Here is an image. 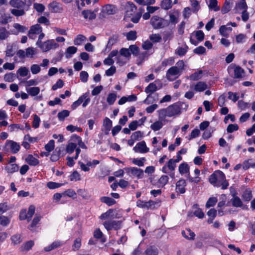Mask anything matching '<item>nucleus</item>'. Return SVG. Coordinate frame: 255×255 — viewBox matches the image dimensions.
I'll return each mask as SVG.
<instances>
[{
	"label": "nucleus",
	"mask_w": 255,
	"mask_h": 255,
	"mask_svg": "<svg viewBox=\"0 0 255 255\" xmlns=\"http://www.w3.org/2000/svg\"><path fill=\"white\" fill-rule=\"evenodd\" d=\"M225 179V175L222 171L216 170L210 175L209 181L214 186L219 187L220 182L224 181Z\"/></svg>",
	"instance_id": "f257e3e1"
},
{
	"label": "nucleus",
	"mask_w": 255,
	"mask_h": 255,
	"mask_svg": "<svg viewBox=\"0 0 255 255\" xmlns=\"http://www.w3.org/2000/svg\"><path fill=\"white\" fill-rule=\"evenodd\" d=\"M150 23L154 28L159 29L167 26L168 22L167 20L157 15L153 16L150 19Z\"/></svg>",
	"instance_id": "f03ea898"
},
{
	"label": "nucleus",
	"mask_w": 255,
	"mask_h": 255,
	"mask_svg": "<svg viewBox=\"0 0 255 255\" xmlns=\"http://www.w3.org/2000/svg\"><path fill=\"white\" fill-rule=\"evenodd\" d=\"M43 52H47L51 49H55L59 46V45L56 43L53 39L48 40L44 42H41L39 45H37Z\"/></svg>",
	"instance_id": "7ed1b4c3"
},
{
	"label": "nucleus",
	"mask_w": 255,
	"mask_h": 255,
	"mask_svg": "<svg viewBox=\"0 0 255 255\" xmlns=\"http://www.w3.org/2000/svg\"><path fill=\"white\" fill-rule=\"evenodd\" d=\"M103 225L107 231H110L113 229L118 230L121 227V222L120 221L109 220L104 222Z\"/></svg>",
	"instance_id": "20e7f679"
},
{
	"label": "nucleus",
	"mask_w": 255,
	"mask_h": 255,
	"mask_svg": "<svg viewBox=\"0 0 255 255\" xmlns=\"http://www.w3.org/2000/svg\"><path fill=\"white\" fill-rule=\"evenodd\" d=\"M181 72L174 66L170 67L167 71L166 78L170 81H173L177 79L181 74Z\"/></svg>",
	"instance_id": "39448f33"
},
{
	"label": "nucleus",
	"mask_w": 255,
	"mask_h": 255,
	"mask_svg": "<svg viewBox=\"0 0 255 255\" xmlns=\"http://www.w3.org/2000/svg\"><path fill=\"white\" fill-rule=\"evenodd\" d=\"M9 149H10L12 153H16L20 149V145L13 140H7L4 150L7 151Z\"/></svg>",
	"instance_id": "423d86ee"
},
{
	"label": "nucleus",
	"mask_w": 255,
	"mask_h": 255,
	"mask_svg": "<svg viewBox=\"0 0 255 255\" xmlns=\"http://www.w3.org/2000/svg\"><path fill=\"white\" fill-rule=\"evenodd\" d=\"M189 166L187 163L183 162L180 164L178 167V170L179 173L181 175H183L184 174H187V178L189 180V181L191 182H194L195 180L193 177H190V173H189Z\"/></svg>",
	"instance_id": "0eeeda50"
},
{
	"label": "nucleus",
	"mask_w": 255,
	"mask_h": 255,
	"mask_svg": "<svg viewBox=\"0 0 255 255\" xmlns=\"http://www.w3.org/2000/svg\"><path fill=\"white\" fill-rule=\"evenodd\" d=\"M42 31V27L39 24H36L30 27L28 32L29 38L34 39L35 38V35L38 34Z\"/></svg>",
	"instance_id": "6e6552de"
},
{
	"label": "nucleus",
	"mask_w": 255,
	"mask_h": 255,
	"mask_svg": "<svg viewBox=\"0 0 255 255\" xmlns=\"http://www.w3.org/2000/svg\"><path fill=\"white\" fill-rule=\"evenodd\" d=\"M125 170L128 173H131L133 176H136L138 179L142 178L143 176V171L141 169L133 167L126 168Z\"/></svg>",
	"instance_id": "1a4fd4ad"
},
{
	"label": "nucleus",
	"mask_w": 255,
	"mask_h": 255,
	"mask_svg": "<svg viewBox=\"0 0 255 255\" xmlns=\"http://www.w3.org/2000/svg\"><path fill=\"white\" fill-rule=\"evenodd\" d=\"M155 204V202L153 201H151V200H149L148 202H144L140 200H138L136 202L137 206H138V207H140V208H145V209H154Z\"/></svg>",
	"instance_id": "9d476101"
},
{
	"label": "nucleus",
	"mask_w": 255,
	"mask_h": 255,
	"mask_svg": "<svg viewBox=\"0 0 255 255\" xmlns=\"http://www.w3.org/2000/svg\"><path fill=\"white\" fill-rule=\"evenodd\" d=\"M48 8L52 12L60 13L63 11V8L61 4L55 1L49 3L48 5Z\"/></svg>",
	"instance_id": "9b49d317"
},
{
	"label": "nucleus",
	"mask_w": 255,
	"mask_h": 255,
	"mask_svg": "<svg viewBox=\"0 0 255 255\" xmlns=\"http://www.w3.org/2000/svg\"><path fill=\"white\" fill-rule=\"evenodd\" d=\"M119 41V35L118 34H113L110 37L106 45V50L109 51L112 49V46L118 43Z\"/></svg>",
	"instance_id": "f8f14e48"
},
{
	"label": "nucleus",
	"mask_w": 255,
	"mask_h": 255,
	"mask_svg": "<svg viewBox=\"0 0 255 255\" xmlns=\"http://www.w3.org/2000/svg\"><path fill=\"white\" fill-rule=\"evenodd\" d=\"M118 54V50H114L112 51L108 55V57L104 60V64L105 65L112 66L114 63V60L112 59V58L117 56Z\"/></svg>",
	"instance_id": "ddd939ff"
},
{
	"label": "nucleus",
	"mask_w": 255,
	"mask_h": 255,
	"mask_svg": "<svg viewBox=\"0 0 255 255\" xmlns=\"http://www.w3.org/2000/svg\"><path fill=\"white\" fill-rule=\"evenodd\" d=\"M168 117H171L180 112V108L177 105L174 104L168 106L167 108Z\"/></svg>",
	"instance_id": "4468645a"
},
{
	"label": "nucleus",
	"mask_w": 255,
	"mask_h": 255,
	"mask_svg": "<svg viewBox=\"0 0 255 255\" xmlns=\"http://www.w3.org/2000/svg\"><path fill=\"white\" fill-rule=\"evenodd\" d=\"M96 11H92L90 9L84 10L82 11V15L84 18L89 20H92L96 18Z\"/></svg>",
	"instance_id": "2eb2a0df"
},
{
	"label": "nucleus",
	"mask_w": 255,
	"mask_h": 255,
	"mask_svg": "<svg viewBox=\"0 0 255 255\" xmlns=\"http://www.w3.org/2000/svg\"><path fill=\"white\" fill-rule=\"evenodd\" d=\"M133 150L135 152L140 153H146L148 151V148L146 147L145 142L144 141L137 143L135 146L133 147Z\"/></svg>",
	"instance_id": "dca6fc26"
},
{
	"label": "nucleus",
	"mask_w": 255,
	"mask_h": 255,
	"mask_svg": "<svg viewBox=\"0 0 255 255\" xmlns=\"http://www.w3.org/2000/svg\"><path fill=\"white\" fill-rule=\"evenodd\" d=\"M186 186V183L184 179H180L176 184V192L181 194H183L185 192V187Z\"/></svg>",
	"instance_id": "f3484780"
},
{
	"label": "nucleus",
	"mask_w": 255,
	"mask_h": 255,
	"mask_svg": "<svg viewBox=\"0 0 255 255\" xmlns=\"http://www.w3.org/2000/svg\"><path fill=\"white\" fill-rule=\"evenodd\" d=\"M135 5L131 2H128L126 7V14L127 16L131 15L136 10Z\"/></svg>",
	"instance_id": "a211bd4d"
},
{
	"label": "nucleus",
	"mask_w": 255,
	"mask_h": 255,
	"mask_svg": "<svg viewBox=\"0 0 255 255\" xmlns=\"http://www.w3.org/2000/svg\"><path fill=\"white\" fill-rule=\"evenodd\" d=\"M159 80H156L155 82L150 83L145 89V92L147 94H152L156 91L158 88L156 86V83L159 82Z\"/></svg>",
	"instance_id": "6ab92c4d"
},
{
	"label": "nucleus",
	"mask_w": 255,
	"mask_h": 255,
	"mask_svg": "<svg viewBox=\"0 0 255 255\" xmlns=\"http://www.w3.org/2000/svg\"><path fill=\"white\" fill-rule=\"evenodd\" d=\"M9 4L12 7L19 9L23 8L25 3L21 0H10L9 1Z\"/></svg>",
	"instance_id": "aec40b11"
},
{
	"label": "nucleus",
	"mask_w": 255,
	"mask_h": 255,
	"mask_svg": "<svg viewBox=\"0 0 255 255\" xmlns=\"http://www.w3.org/2000/svg\"><path fill=\"white\" fill-rule=\"evenodd\" d=\"M233 197L231 200L232 205L235 207H243V204L240 198L236 196L235 194L233 195Z\"/></svg>",
	"instance_id": "412c9836"
},
{
	"label": "nucleus",
	"mask_w": 255,
	"mask_h": 255,
	"mask_svg": "<svg viewBox=\"0 0 255 255\" xmlns=\"http://www.w3.org/2000/svg\"><path fill=\"white\" fill-rule=\"evenodd\" d=\"M116 6L112 4H107L104 6V11L107 14H114L116 12Z\"/></svg>",
	"instance_id": "4be33fe9"
},
{
	"label": "nucleus",
	"mask_w": 255,
	"mask_h": 255,
	"mask_svg": "<svg viewBox=\"0 0 255 255\" xmlns=\"http://www.w3.org/2000/svg\"><path fill=\"white\" fill-rule=\"evenodd\" d=\"M193 208L195 210L193 214L195 216L197 217L199 219H203L204 217V213L203 212L201 209L198 208V205L197 204L194 205Z\"/></svg>",
	"instance_id": "5701e85b"
},
{
	"label": "nucleus",
	"mask_w": 255,
	"mask_h": 255,
	"mask_svg": "<svg viewBox=\"0 0 255 255\" xmlns=\"http://www.w3.org/2000/svg\"><path fill=\"white\" fill-rule=\"evenodd\" d=\"M116 58L117 60V63L120 66H123L126 64L128 61L129 60L127 59L125 57L121 55L120 54H118L117 56H116Z\"/></svg>",
	"instance_id": "b1692460"
},
{
	"label": "nucleus",
	"mask_w": 255,
	"mask_h": 255,
	"mask_svg": "<svg viewBox=\"0 0 255 255\" xmlns=\"http://www.w3.org/2000/svg\"><path fill=\"white\" fill-rule=\"evenodd\" d=\"M179 12L178 10H175L173 12L170 11L169 13L170 22L172 23H177V18L179 16Z\"/></svg>",
	"instance_id": "393cba45"
},
{
	"label": "nucleus",
	"mask_w": 255,
	"mask_h": 255,
	"mask_svg": "<svg viewBox=\"0 0 255 255\" xmlns=\"http://www.w3.org/2000/svg\"><path fill=\"white\" fill-rule=\"evenodd\" d=\"M207 88V85L204 82H198L194 87L195 91L197 92H202Z\"/></svg>",
	"instance_id": "a878e982"
},
{
	"label": "nucleus",
	"mask_w": 255,
	"mask_h": 255,
	"mask_svg": "<svg viewBox=\"0 0 255 255\" xmlns=\"http://www.w3.org/2000/svg\"><path fill=\"white\" fill-rule=\"evenodd\" d=\"M26 162L32 166H36L39 164L38 160L32 155H28L26 158Z\"/></svg>",
	"instance_id": "bb28decb"
},
{
	"label": "nucleus",
	"mask_w": 255,
	"mask_h": 255,
	"mask_svg": "<svg viewBox=\"0 0 255 255\" xmlns=\"http://www.w3.org/2000/svg\"><path fill=\"white\" fill-rule=\"evenodd\" d=\"M232 30L231 27H227L226 25H222L219 28L220 33L223 36H227L229 32Z\"/></svg>",
	"instance_id": "cd10ccee"
},
{
	"label": "nucleus",
	"mask_w": 255,
	"mask_h": 255,
	"mask_svg": "<svg viewBox=\"0 0 255 255\" xmlns=\"http://www.w3.org/2000/svg\"><path fill=\"white\" fill-rule=\"evenodd\" d=\"M27 92L31 96H35L40 92V89L38 87H33L30 88H26Z\"/></svg>",
	"instance_id": "c85d7f7f"
},
{
	"label": "nucleus",
	"mask_w": 255,
	"mask_h": 255,
	"mask_svg": "<svg viewBox=\"0 0 255 255\" xmlns=\"http://www.w3.org/2000/svg\"><path fill=\"white\" fill-rule=\"evenodd\" d=\"M94 237L97 239H100L102 243H105L106 241L105 238L104 237L103 233L99 229H97L94 233Z\"/></svg>",
	"instance_id": "c756f323"
},
{
	"label": "nucleus",
	"mask_w": 255,
	"mask_h": 255,
	"mask_svg": "<svg viewBox=\"0 0 255 255\" xmlns=\"http://www.w3.org/2000/svg\"><path fill=\"white\" fill-rule=\"evenodd\" d=\"M77 51V48L74 46L68 47L66 51L65 57L67 58L71 57L72 55L75 54Z\"/></svg>",
	"instance_id": "7c9ffc66"
},
{
	"label": "nucleus",
	"mask_w": 255,
	"mask_h": 255,
	"mask_svg": "<svg viewBox=\"0 0 255 255\" xmlns=\"http://www.w3.org/2000/svg\"><path fill=\"white\" fill-rule=\"evenodd\" d=\"M160 6L165 10L169 9L172 7V1L171 0H162Z\"/></svg>",
	"instance_id": "2f4dec72"
},
{
	"label": "nucleus",
	"mask_w": 255,
	"mask_h": 255,
	"mask_svg": "<svg viewBox=\"0 0 255 255\" xmlns=\"http://www.w3.org/2000/svg\"><path fill=\"white\" fill-rule=\"evenodd\" d=\"M119 54L125 57L129 60L131 57V53L129 52V49L126 48H121L119 51Z\"/></svg>",
	"instance_id": "473e14b6"
},
{
	"label": "nucleus",
	"mask_w": 255,
	"mask_h": 255,
	"mask_svg": "<svg viewBox=\"0 0 255 255\" xmlns=\"http://www.w3.org/2000/svg\"><path fill=\"white\" fill-rule=\"evenodd\" d=\"M157 249L154 246H150L145 251V255H158Z\"/></svg>",
	"instance_id": "72a5a7b5"
},
{
	"label": "nucleus",
	"mask_w": 255,
	"mask_h": 255,
	"mask_svg": "<svg viewBox=\"0 0 255 255\" xmlns=\"http://www.w3.org/2000/svg\"><path fill=\"white\" fill-rule=\"evenodd\" d=\"M100 201L107 204L108 206H112L116 203V201L114 199L109 197H102L100 198Z\"/></svg>",
	"instance_id": "f704fd0d"
},
{
	"label": "nucleus",
	"mask_w": 255,
	"mask_h": 255,
	"mask_svg": "<svg viewBox=\"0 0 255 255\" xmlns=\"http://www.w3.org/2000/svg\"><path fill=\"white\" fill-rule=\"evenodd\" d=\"M5 170L9 173H13L18 170V166L16 164L12 163L5 167Z\"/></svg>",
	"instance_id": "c9c22d12"
},
{
	"label": "nucleus",
	"mask_w": 255,
	"mask_h": 255,
	"mask_svg": "<svg viewBox=\"0 0 255 255\" xmlns=\"http://www.w3.org/2000/svg\"><path fill=\"white\" fill-rule=\"evenodd\" d=\"M243 199L245 201L248 202L252 198V194L251 190L246 189L243 193L242 195Z\"/></svg>",
	"instance_id": "e433bc0d"
},
{
	"label": "nucleus",
	"mask_w": 255,
	"mask_h": 255,
	"mask_svg": "<svg viewBox=\"0 0 255 255\" xmlns=\"http://www.w3.org/2000/svg\"><path fill=\"white\" fill-rule=\"evenodd\" d=\"M156 100H157V96H156V95L152 96V94H149L142 102L145 104L149 105Z\"/></svg>",
	"instance_id": "4c0bfd02"
},
{
	"label": "nucleus",
	"mask_w": 255,
	"mask_h": 255,
	"mask_svg": "<svg viewBox=\"0 0 255 255\" xmlns=\"http://www.w3.org/2000/svg\"><path fill=\"white\" fill-rule=\"evenodd\" d=\"M70 112L68 110H64L58 114L57 117L59 121H63L65 118L68 117Z\"/></svg>",
	"instance_id": "58836bf2"
},
{
	"label": "nucleus",
	"mask_w": 255,
	"mask_h": 255,
	"mask_svg": "<svg viewBox=\"0 0 255 255\" xmlns=\"http://www.w3.org/2000/svg\"><path fill=\"white\" fill-rule=\"evenodd\" d=\"M128 40H135L137 38V33L136 31L131 30L126 34Z\"/></svg>",
	"instance_id": "ea45409f"
},
{
	"label": "nucleus",
	"mask_w": 255,
	"mask_h": 255,
	"mask_svg": "<svg viewBox=\"0 0 255 255\" xmlns=\"http://www.w3.org/2000/svg\"><path fill=\"white\" fill-rule=\"evenodd\" d=\"M86 40V37L82 34L78 35L74 40V43L75 45H79L82 43Z\"/></svg>",
	"instance_id": "a19ab883"
},
{
	"label": "nucleus",
	"mask_w": 255,
	"mask_h": 255,
	"mask_svg": "<svg viewBox=\"0 0 255 255\" xmlns=\"http://www.w3.org/2000/svg\"><path fill=\"white\" fill-rule=\"evenodd\" d=\"M10 12L15 16H20L24 15L25 11L22 8H13L10 10Z\"/></svg>",
	"instance_id": "79ce46f5"
},
{
	"label": "nucleus",
	"mask_w": 255,
	"mask_h": 255,
	"mask_svg": "<svg viewBox=\"0 0 255 255\" xmlns=\"http://www.w3.org/2000/svg\"><path fill=\"white\" fill-rule=\"evenodd\" d=\"M143 136V132L138 130L133 132L130 136V138L134 139L135 140H139L142 138Z\"/></svg>",
	"instance_id": "37998d69"
},
{
	"label": "nucleus",
	"mask_w": 255,
	"mask_h": 255,
	"mask_svg": "<svg viewBox=\"0 0 255 255\" xmlns=\"http://www.w3.org/2000/svg\"><path fill=\"white\" fill-rule=\"evenodd\" d=\"M9 34V32L5 28L0 26V40L5 39Z\"/></svg>",
	"instance_id": "c03bdc74"
},
{
	"label": "nucleus",
	"mask_w": 255,
	"mask_h": 255,
	"mask_svg": "<svg viewBox=\"0 0 255 255\" xmlns=\"http://www.w3.org/2000/svg\"><path fill=\"white\" fill-rule=\"evenodd\" d=\"M244 73V71L240 67H236L234 69V78H241L242 75Z\"/></svg>",
	"instance_id": "a18cd8bd"
},
{
	"label": "nucleus",
	"mask_w": 255,
	"mask_h": 255,
	"mask_svg": "<svg viewBox=\"0 0 255 255\" xmlns=\"http://www.w3.org/2000/svg\"><path fill=\"white\" fill-rule=\"evenodd\" d=\"M103 126L105 127L106 130L108 132L110 130L112 127V122L108 118H106L103 122Z\"/></svg>",
	"instance_id": "49530a36"
},
{
	"label": "nucleus",
	"mask_w": 255,
	"mask_h": 255,
	"mask_svg": "<svg viewBox=\"0 0 255 255\" xmlns=\"http://www.w3.org/2000/svg\"><path fill=\"white\" fill-rule=\"evenodd\" d=\"M218 199L217 197H210L206 204V207L209 208L213 207L217 202Z\"/></svg>",
	"instance_id": "de8ad7c7"
},
{
	"label": "nucleus",
	"mask_w": 255,
	"mask_h": 255,
	"mask_svg": "<svg viewBox=\"0 0 255 255\" xmlns=\"http://www.w3.org/2000/svg\"><path fill=\"white\" fill-rule=\"evenodd\" d=\"M33 8L37 12L39 13L43 12L45 9V7L43 4L36 2L34 3Z\"/></svg>",
	"instance_id": "09e8293b"
},
{
	"label": "nucleus",
	"mask_w": 255,
	"mask_h": 255,
	"mask_svg": "<svg viewBox=\"0 0 255 255\" xmlns=\"http://www.w3.org/2000/svg\"><path fill=\"white\" fill-rule=\"evenodd\" d=\"M163 124L161 121H156L150 126V128L154 131H157L162 128Z\"/></svg>",
	"instance_id": "8fccbe9b"
},
{
	"label": "nucleus",
	"mask_w": 255,
	"mask_h": 255,
	"mask_svg": "<svg viewBox=\"0 0 255 255\" xmlns=\"http://www.w3.org/2000/svg\"><path fill=\"white\" fill-rule=\"evenodd\" d=\"M15 54V51L13 49V46L8 45L6 46L5 51V55L7 57H12Z\"/></svg>",
	"instance_id": "3c124183"
},
{
	"label": "nucleus",
	"mask_w": 255,
	"mask_h": 255,
	"mask_svg": "<svg viewBox=\"0 0 255 255\" xmlns=\"http://www.w3.org/2000/svg\"><path fill=\"white\" fill-rule=\"evenodd\" d=\"M168 177L167 175H162L158 181L160 186H164L168 182Z\"/></svg>",
	"instance_id": "603ef678"
},
{
	"label": "nucleus",
	"mask_w": 255,
	"mask_h": 255,
	"mask_svg": "<svg viewBox=\"0 0 255 255\" xmlns=\"http://www.w3.org/2000/svg\"><path fill=\"white\" fill-rule=\"evenodd\" d=\"M34 245V242L32 241H29L23 244L21 246L22 251H28Z\"/></svg>",
	"instance_id": "864d4df0"
},
{
	"label": "nucleus",
	"mask_w": 255,
	"mask_h": 255,
	"mask_svg": "<svg viewBox=\"0 0 255 255\" xmlns=\"http://www.w3.org/2000/svg\"><path fill=\"white\" fill-rule=\"evenodd\" d=\"M117 95L115 93H110L107 99V101L110 105H113L115 102Z\"/></svg>",
	"instance_id": "5fc2aeb1"
},
{
	"label": "nucleus",
	"mask_w": 255,
	"mask_h": 255,
	"mask_svg": "<svg viewBox=\"0 0 255 255\" xmlns=\"http://www.w3.org/2000/svg\"><path fill=\"white\" fill-rule=\"evenodd\" d=\"M187 49L188 47L187 46H185L184 47H179L176 50L175 53L180 56H182L186 53Z\"/></svg>",
	"instance_id": "6e6d98bb"
},
{
	"label": "nucleus",
	"mask_w": 255,
	"mask_h": 255,
	"mask_svg": "<svg viewBox=\"0 0 255 255\" xmlns=\"http://www.w3.org/2000/svg\"><path fill=\"white\" fill-rule=\"evenodd\" d=\"M81 246V240L80 238H77L75 240L74 244L72 246V250L74 251H78Z\"/></svg>",
	"instance_id": "4d7b16f0"
},
{
	"label": "nucleus",
	"mask_w": 255,
	"mask_h": 255,
	"mask_svg": "<svg viewBox=\"0 0 255 255\" xmlns=\"http://www.w3.org/2000/svg\"><path fill=\"white\" fill-rule=\"evenodd\" d=\"M76 146L77 144L76 143L73 142L69 143L66 146V152L71 154L76 149Z\"/></svg>",
	"instance_id": "13d9d810"
},
{
	"label": "nucleus",
	"mask_w": 255,
	"mask_h": 255,
	"mask_svg": "<svg viewBox=\"0 0 255 255\" xmlns=\"http://www.w3.org/2000/svg\"><path fill=\"white\" fill-rule=\"evenodd\" d=\"M29 72L28 69L25 67H21L17 70V73L21 77H24L27 75Z\"/></svg>",
	"instance_id": "bf43d9fd"
},
{
	"label": "nucleus",
	"mask_w": 255,
	"mask_h": 255,
	"mask_svg": "<svg viewBox=\"0 0 255 255\" xmlns=\"http://www.w3.org/2000/svg\"><path fill=\"white\" fill-rule=\"evenodd\" d=\"M145 161V158L144 157H142L139 159L133 158L132 160V163L138 166H143Z\"/></svg>",
	"instance_id": "052dcab7"
},
{
	"label": "nucleus",
	"mask_w": 255,
	"mask_h": 255,
	"mask_svg": "<svg viewBox=\"0 0 255 255\" xmlns=\"http://www.w3.org/2000/svg\"><path fill=\"white\" fill-rule=\"evenodd\" d=\"M209 7L216 11L219 10V7L217 6V0H209Z\"/></svg>",
	"instance_id": "680f3d73"
},
{
	"label": "nucleus",
	"mask_w": 255,
	"mask_h": 255,
	"mask_svg": "<svg viewBox=\"0 0 255 255\" xmlns=\"http://www.w3.org/2000/svg\"><path fill=\"white\" fill-rule=\"evenodd\" d=\"M176 162L173 159H170L167 163L168 168L171 171H173L176 167Z\"/></svg>",
	"instance_id": "e2e57ef3"
},
{
	"label": "nucleus",
	"mask_w": 255,
	"mask_h": 255,
	"mask_svg": "<svg viewBox=\"0 0 255 255\" xmlns=\"http://www.w3.org/2000/svg\"><path fill=\"white\" fill-rule=\"evenodd\" d=\"M15 74L12 73H9L6 74L4 76V80L5 81L11 82L14 81L15 78Z\"/></svg>",
	"instance_id": "0e129e2a"
},
{
	"label": "nucleus",
	"mask_w": 255,
	"mask_h": 255,
	"mask_svg": "<svg viewBox=\"0 0 255 255\" xmlns=\"http://www.w3.org/2000/svg\"><path fill=\"white\" fill-rule=\"evenodd\" d=\"M128 49H129V52L131 53V54H132L135 56L138 55L139 53V48L135 45H130Z\"/></svg>",
	"instance_id": "69168bd1"
},
{
	"label": "nucleus",
	"mask_w": 255,
	"mask_h": 255,
	"mask_svg": "<svg viewBox=\"0 0 255 255\" xmlns=\"http://www.w3.org/2000/svg\"><path fill=\"white\" fill-rule=\"evenodd\" d=\"M203 72L202 70H200L198 72H195L190 76L191 80L193 81H196L200 79L201 78V75Z\"/></svg>",
	"instance_id": "338daca9"
},
{
	"label": "nucleus",
	"mask_w": 255,
	"mask_h": 255,
	"mask_svg": "<svg viewBox=\"0 0 255 255\" xmlns=\"http://www.w3.org/2000/svg\"><path fill=\"white\" fill-rule=\"evenodd\" d=\"M149 38L153 42H159L162 39L159 34H152L150 35Z\"/></svg>",
	"instance_id": "774afa93"
}]
</instances>
